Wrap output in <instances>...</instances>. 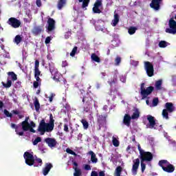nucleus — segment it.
<instances>
[{
	"instance_id": "obj_1",
	"label": "nucleus",
	"mask_w": 176,
	"mask_h": 176,
	"mask_svg": "<svg viewBox=\"0 0 176 176\" xmlns=\"http://www.w3.org/2000/svg\"><path fill=\"white\" fill-rule=\"evenodd\" d=\"M50 123H46L45 120H42L38 126V131L41 135H43L45 133H51L54 129V120H53V116L50 115Z\"/></svg>"
},
{
	"instance_id": "obj_2",
	"label": "nucleus",
	"mask_w": 176,
	"mask_h": 176,
	"mask_svg": "<svg viewBox=\"0 0 176 176\" xmlns=\"http://www.w3.org/2000/svg\"><path fill=\"white\" fill-rule=\"evenodd\" d=\"M25 163L28 166H34V167H38L42 166V160L41 158H36L34 157V153L26 151L23 154Z\"/></svg>"
},
{
	"instance_id": "obj_3",
	"label": "nucleus",
	"mask_w": 176,
	"mask_h": 176,
	"mask_svg": "<svg viewBox=\"0 0 176 176\" xmlns=\"http://www.w3.org/2000/svg\"><path fill=\"white\" fill-rule=\"evenodd\" d=\"M138 149L140 153L142 162H151L153 159V155L151 152H146L141 148V145L138 144Z\"/></svg>"
},
{
	"instance_id": "obj_4",
	"label": "nucleus",
	"mask_w": 176,
	"mask_h": 176,
	"mask_svg": "<svg viewBox=\"0 0 176 176\" xmlns=\"http://www.w3.org/2000/svg\"><path fill=\"white\" fill-rule=\"evenodd\" d=\"M159 166H160L166 173H174V170H175L174 166L168 162L167 160H163L160 161Z\"/></svg>"
},
{
	"instance_id": "obj_5",
	"label": "nucleus",
	"mask_w": 176,
	"mask_h": 176,
	"mask_svg": "<svg viewBox=\"0 0 176 176\" xmlns=\"http://www.w3.org/2000/svg\"><path fill=\"white\" fill-rule=\"evenodd\" d=\"M145 83H142L140 90H141V94L142 96V100L144 98H146L152 91H153V87H148L146 89L144 88Z\"/></svg>"
},
{
	"instance_id": "obj_6",
	"label": "nucleus",
	"mask_w": 176,
	"mask_h": 176,
	"mask_svg": "<svg viewBox=\"0 0 176 176\" xmlns=\"http://www.w3.org/2000/svg\"><path fill=\"white\" fill-rule=\"evenodd\" d=\"M166 109H164L162 111V116H163L164 119H168V112H170V113L173 112L174 111V106L173 105V103L167 102L166 104Z\"/></svg>"
},
{
	"instance_id": "obj_7",
	"label": "nucleus",
	"mask_w": 176,
	"mask_h": 176,
	"mask_svg": "<svg viewBox=\"0 0 176 176\" xmlns=\"http://www.w3.org/2000/svg\"><path fill=\"white\" fill-rule=\"evenodd\" d=\"M166 32L168 34H176V21H174V19L171 18L169 20V28L166 29Z\"/></svg>"
},
{
	"instance_id": "obj_8",
	"label": "nucleus",
	"mask_w": 176,
	"mask_h": 176,
	"mask_svg": "<svg viewBox=\"0 0 176 176\" xmlns=\"http://www.w3.org/2000/svg\"><path fill=\"white\" fill-rule=\"evenodd\" d=\"M147 120L148 123L146 124L147 129H157L156 125V120H155V117L148 115L147 116Z\"/></svg>"
},
{
	"instance_id": "obj_9",
	"label": "nucleus",
	"mask_w": 176,
	"mask_h": 176,
	"mask_svg": "<svg viewBox=\"0 0 176 176\" xmlns=\"http://www.w3.org/2000/svg\"><path fill=\"white\" fill-rule=\"evenodd\" d=\"M30 120V118L27 117L25 120L22 122V129L23 131H28V129L32 127H35V123L34 122H31L30 123L28 122Z\"/></svg>"
},
{
	"instance_id": "obj_10",
	"label": "nucleus",
	"mask_w": 176,
	"mask_h": 176,
	"mask_svg": "<svg viewBox=\"0 0 176 176\" xmlns=\"http://www.w3.org/2000/svg\"><path fill=\"white\" fill-rule=\"evenodd\" d=\"M87 6H89V1H78L76 2L74 9L76 12H78V9H79V8L85 9V8H87Z\"/></svg>"
},
{
	"instance_id": "obj_11",
	"label": "nucleus",
	"mask_w": 176,
	"mask_h": 176,
	"mask_svg": "<svg viewBox=\"0 0 176 176\" xmlns=\"http://www.w3.org/2000/svg\"><path fill=\"white\" fill-rule=\"evenodd\" d=\"M44 142H45L51 149L56 148V146L57 145V140H56L54 138H47L44 140Z\"/></svg>"
},
{
	"instance_id": "obj_12",
	"label": "nucleus",
	"mask_w": 176,
	"mask_h": 176,
	"mask_svg": "<svg viewBox=\"0 0 176 176\" xmlns=\"http://www.w3.org/2000/svg\"><path fill=\"white\" fill-rule=\"evenodd\" d=\"M8 24L11 25L13 28H19L21 25V22L16 18H10L8 21Z\"/></svg>"
},
{
	"instance_id": "obj_13",
	"label": "nucleus",
	"mask_w": 176,
	"mask_h": 176,
	"mask_svg": "<svg viewBox=\"0 0 176 176\" xmlns=\"http://www.w3.org/2000/svg\"><path fill=\"white\" fill-rule=\"evenodd\" d=\"M50 71L53 76V80H56V82H58L60 80V73H58V71L56 68H55L54 66H50Z\"/></svg>"
},
{
	"instance_id": "obj_14",
	"label": "nucleus",
	"mask_w": 176,
	"mask_h": 176,
	"mask_svg": "<svg viewBox=\"0 0 176 176\" xmlns=\"http://www.w3.org/2000/svg\"><path fill=\"white\" fill-rule=\"evenodd\" d=\"M144 68L148 76H153V65L150 62H144Z\"/></svg>"
},
{
	"instance_id": "obj_15",
	"label": "nucleus",
	"mask_w": 176,
	"mask_h": 176,
	"mask_svg": "<svg viewBox=\"0 0 176 176\" xmlns=\"http://www.w3.org/2000/svg\"><path fill=\"white\" fill-rule=\"evenodd\" d=\"M47 23V32H50L56 28V21L54 19L49 18Z\"/></svg>"
},
{
	"instance_id": "obj_16",
	"label": "nucleus",
	"mask_w": 176,
	"mask_h": 176,
	"mask_svg": "<svg viewBox=\"0 0 176 176\" xmlns=\"http://www.w3.org/2000/svg\"><path fill=\"white\" fill-rule=\"evenodd\" d=\"M138 167H140V159L137 158L133 160V164L131 169V173L133 175H137Z\"/></svg>"
},
{
	"instance_id": "obj_17",
	"label": "nucleus",
	"mask_w": 176,
	"mask_h": 176,
	"mask_svg": "<svg viewBox=\"0 0 176 176\" xmlns=\"http://www.w3.org/2000/svg\"><path fill=\"white\" fill-rule=\"evenodd\" d=\"M102 10V3L101 1H98L94 3L93 8L94 13H101V10Z\"/></svg>"
},
{
	"instance_id": "obj_18",
	"label": "nucleus",
	"mask_w": 176,
	"mask_h": 176,
	"mask_svg": "<svg viewBox=\"0 0 176 176\" xmlns=\"http://www.w3.org/2000/svg\"><path fill=\"white\" fill-rule=\"evenodd\" d=\"M52 168H53V165L50 163H46L45 167L43 168V175L45 176L47 175Z\"/></svg>"
},
{
	"instance_id": "obj_19",
	"label": "nucleus",
	"mask_w": 176,
	"mask_h": 176,
	"mask_svg": "<svg viewBox=\"0 0 176 176\" xmlns=\"http://www.w3.org/2000/svg\"><path fill=\"white\" fill-rule=\"evenodd\" d=\"M151 8L154 9V10H159L160 9V1H152L150 4Z\"/></svg>"
},
{
	"instance_id": "obj_20",
	"label": "nucleus",
	"mask_w": 176,
	"mask_h": 176,
	"mask_svg": "<svg viewBox=\"0 0 176 176\" xmlns=\"http://www.w3.org/2000/svg\"><path fill=\"white\" fill-rule=\"evenodd\" d=\"M131 122V116L129 114H125L123 119V123L125 124V126H127L129 127L130 126V123Z\"/></svg>"
},
{
	"instance_id": "obj_21",
	"label": "nucleus",
	"mask_w": 176,
	"mask_h": 176,
	"mask_svg": "<svg viewBox=\"0 0 176 176\" xmlns=\"http://www.w3.org/2000/svg\"><path fill=\"white\" fill-rule=\"evenodd\" d=\"M15 131L18 135H24V130L23 129V122H21V124H19L16 126Z\"/></svg>"
},
{
	"instance_id": "obj_22",
	"label": "nucleus",
	"mask_w": 176,
	"mask_h": 176,
	"mask_svg": "<svg viewBox=\"0 0 176 176\" xmlns=\"http://www.w3.org/2000/svg\"><path fill=\"white\" fill-rule=\"evenodd\" d=\"M131 118L133 120L138 119V118H140V109L137 108L133 109V114Z\"/></svg>"
},
{
	"instance_id": "obj_23",
	"label": "nucleus",
	"mask_w": 176,
	"mask_h": 176,
	"mask_svg": "<svg viewBox=\"0 0 176 176\" xmlns=\"http://www.w3.org/2000/svg\"><path fill=\"white\" fill-rule=\"evenodd\" d=\"M118 23H119V15L118 14H114V18L111 21V25L113 27H116L118 25Z\"/></svg>"
},
{
	"instance_id": "obj_24",
	"label": "nucleus",
	"mask_w": 176,
	"mask_h": 176,
	"mask_svg": "<svg viewBox=\"0 0 176 176\" xmlns=\"http://www.w3.org/2000/svg\"><path fill=\"white\" fill-rule=\"evenodd\" d=\"M12 113H14V115H19V111L17 110H13L12 113H10L8 110H4V115L7 116V118H12Z\"/></svg>"
},
{
	"instance_id": "obj_25",
	"label": "nucleus",
	"mask_w": 176,
	"mask_h": 176,
	"mask_svg": "<svg viewBox=\"0 0 176 176\" xmlns=\"http://www.w3.org/2000/svg\"><path fill=\"white\" fill-rule=\"evenodd\" d=\"M96 31H102V32H105L107 31V29H105V28L104 27L103 23L96 25Z\"/></svg>"
},
{
	"instance_id": "obj_26",
	"label": "nucleus",
	"mask_w": 176,
	"mask_h": 176,
	"mask_svg": "<svg viewBox=\"0 0 176 176\" xmlns=\"http://www.w3.org/2000/svg\"><path fill=\"white\" fill-rule=\"evenodd\" d=\"M88 153L91 156V162H92V163H97V162H98V160L96 157V155H95L94 152L91 151Z\"/></svg>"
},
{
	"instance_id": "obj_27",
	"label": "nucleus",
	"mask_w": 176,
	"mask_h": 176,
	"mask_svg": "<svg viewBox=\"0 0 176 176\" xmlns=\"http://www.w3.org/2000/svg\"><path fill=\"white\" fill-rule=\"evenodd\" d=\"M112 144H113V146H116V148H118V146H119V145H120L119 138H118L116 136H113L112 137Z\"/></svg>"
},
{
	"instance_id": "obj_28",
	"label": "nucleus",
	"mask_w": 176,
	"mask_h": 176,
	"mask_svg": "<svg viewBox=\"0 0 176 176\" xmlns=\"http://www.w3.org/2000/svg\"><path fill=\"white\" fill-rule=\"evenodd\" d=\"M65 6H67V1H59L58 2V9L59 10H61V9H63V8H65Z\"/></svg>"
},
{
	"instance_id": "obj_29",
	"label": "nucleus",
	"mask_w": 176,
	"mask_h": 176,
	"mask_svg": "<svg viewBox=\"0 0 176 176\" xmlns=\"http://www.w3.org/2000/svg\"><path fill=\"white\" fill-rule=\"evenodd\" d=\"M8 79H9L10 80V79H12V80L14 81V80H17V76L16 75V74H14V72H8Z\"/></svg>"
},
{
	"instance_id": "obj_30",
	"label": "nucleus",
	"mask_w": 176,
	"mask_h": 176,
	"mask_svg": "<svg viewBox=\"0 0 176 176\" xmlns=\"http://www.w3.org/2000/svg\"><path fill=\"white\" fill-rule=\"evenodd\" d=\"M32 32L34 35H38V34L42 32V28H41V26L34 27L32 30Z\"/></svg>"
},
{
	"instance_id": "obj_31",
	"label": "nucleus",
	"mask_w": 176,
	"mask_h": 176,
	"mask_svg": "<svg viewBox=\"0 0 176 176\" xmlns=\"http://www.w3.org/2000/svg\"><path fill=\"white\" fill-rule=\"evenodd\" d=\"M162 85H163V80H158L155 82V89L157 90H162Z\"/></svg>"
},
{
	"instance_id": "obj_32",
	"label": "nucleus",
	"mask_w": 176,
	"mask_h": 176,
	"mask_svg": "<svg viewBox=\"0 0 176 176\" xmlns=\"http://www.w3.org/2000/svg\"><path fill=\"white\" fill-rule=\"evenodd\" d=\"M110 96L112 100H115L117 96H119V92L116 89L111 90L110 92Z\"/></svg>"
},
{
	"instance_id": "obj_33",
	"label": "nucleus",
	"mask_w": 176,
	"mask_h": 176,
	"mask_svg": "<svg viewBox=\"0 0 176 176\" xmlns=\"http://www.w3.org/2000/svg\"><path fill=\"white\" fill-rule=\"evenodd\" d=\"M91 58L92 61H95V63H100V57H98V56H97V54H92L91 56Z\"/></svg>"
},
{
	"instance_id": "obj_34",
	"label": "nucleus",
	"mask_w": 176,
	"mask_h": 176,
	"mask_svg": "<svg viewBox=\"0 0 176 176\" xmlns=\"http://www.w3.org/2000/svg\"><path fill=\"white\" fill-rule=\"evenodd\" d=\"M40 75H41V71H39V69H34V76L37 82H39V80H41V78H39Z\"/></svg>"
},
{
	"instance_id": "obj_35",
	"label": "nucleus",
	"mask_w": 176,
	"mask_h": 176,
	"mask_svg": "<svg viewBox=\"0 0 176 176\" xmlns=\"http://www.w3.org/2000/svg\"><path fill=\"white\" fill-rule=\"evenodd\" d=\"M170 45V43H167L166 41H162L159 43V45L158 46L160 47H162V48H165V47H167V46H169Z\"/></svg>"
},
{
	"instance_id": "obj_36",
	"label": "nucleus",
	"mask_w": 176,
	"mask_h": 176,
	"mask_svg": "<svg viewBox=\"0 0 176 176\" xmlns=\"http://www.w3.org/2000/svg\"><path fill=\"white\" fill-rule=\"evenodd\" d=\"M122 174V166H118L114 173V176H120Z\"/></svg>"
},
{
	"instance_id": "obj_37",
	"label": "nucleus",
	"mask_w": 176,
	"mask_h": 176,
	"mask_svg": "<svg viewBox=\"0 0 176 176\" xmlns=\"http://www.w3.org/2000/svg\"><path fill=\"white\" fill-rule=\"evenodd\" d=\"M81 123L83 126L84 130H87L89 129V122L85 119L81 120Z\"/></svg>"
},
{
	"instance_id": "obj_38",
	"label": "nucleus",
	"mask_w": 176,
	"mask_h": 176,
	"mask_svg": "<svg viewBox=\"0 0 176 176\" xmlns=\"http://www.w3.org/2000/svg\"><path fill=\"white\" fill-rule=\"evenodd\" d=\"M74 176H82V170L78 168H74Z\"/></svg>"
},
{
	"instance_id": "obj_39",
	"label": "nucleus",
	"mask_w": 176,
	"mask_h": 176,
	"mask_svg": "<svg viewBox=\"0 0 176 176\" xmlns=\"http://www.w3.org/2000/svg\"><path fill=\"white\" fill-rule=\"evenodd\" d=\"M21 41H23V37H21V36H20V35H16V36H15L14 43H15L16 45H19V43H20V42H21Z\"/></svg>"
},
{
	"instance_id": "obj_40",
	"label": "nucleus",
	"mask_w": 176,
	"mask_h": 176,
	"mask_svg": "<svg viewBox=\"0 0 176 176\" xmlns=\"http://www.w3.org/2000/svg\"><path fill=\"white\" fill-rule=\"evenodd\" d=\"M135 31H137L136 28L131 27L129 28L128 32L129 35H134V34H135Z\"/></svg>"
},
{
	"instance_id": "obj_41",
	"label": "nucleus",
	"mask_w": 176,
	"mask_h": 176,
	"mask_svg": "<svg viewBox=\"0 0 176 176\" xmlns=\"http://www.w3.org/2000/svg\"><path fill=\"white\" fill-rule=\"evenodd\" d=\"M2 85L4 87L9 88L12 86V80H9V78H8L7 82H2Z\"/></svg>"
},
{
	"instance_id": "obj_42",
	"label": "nucleus",
	"mask_w": 176,
	"mask_h": 176,
	"mask_svg": "<svg viewBox=\"0 0 176 176\" xmlns=\"http://www.w3.org/2000/svg\"><path fill=\"white\" fill-rule=\"evenodd\" d=\"M118 82V76H114V79L109 81L108 83L110 86H114L115 83Z\"/></svg>"
},
{
	"instance_id": "obj_43",
	"label": "nucleus",
	"mask_w": 176,
	"mask_h": 176,
	"mask_svg": "<svg viewBox=\"0 0 176 176\" xmlns=\"http://www.w3.org/2000/svg\"><path fill=\"white\" fill-rule=\"evenodd\" d=\"M75 54H78V47H74L70 53L71 57H74Z\"/></svg>"
},
{
	"instance_id": "obj_44",
	"label": "nucleus",
	"mask_w": 176,
	"mask_h": 176,
	"mask_svg": "<svg viewBox=\"0 0 176 176\" xmlns=\"http://www.w3.org/2000/svg\"><path fill=\"white\" fill-rule=\"evenodd\" d=\"M34 107L36 111L38 112V111H39V109L41 108V104H39V101H38V100H36L34 101Z\"/></svg>"
},
{
	"instance_id": "obj_45",
	"label": "nucleus",
	"mask_w": 176,
	"mask_h": 176,
	"mask_svg": "<svg viewBox=\"0 0 176 176\" xmlns=\"http://www.w3.org/2000/svg\"><path fill=\"white\" fill-rule=\"evenodd\" d=\"M42 141V138L41 137H37L34 141H33V145H38L39 142Z\"/></svg>"
},
{
	"instance_id": "obj_46",
	"label": "nucleus",
	"mask_w": 176,
	"mask_h": 176,
	"mask_svg": "<svg viewBox=\"0 0 176 176\" xmlns=\"http://www.w3.org/2000/svg\"><path fill=\"white\" fill-rule=\"evenodd\" d=\"M157 104H159V99L155 98L153 100V105H150V107H157Z\"/></svg>"
},
{
	"instance_id": "obj_47",
	"label": "nucleus",
	"mask_w": 176,
	"mask_h": 176,
	"mask_svg": "<svg viewBox=\"0 0 176 176\" xmlns=\"http://www.w3.org/2000/svg\"><path fill=\"white\" fill-rule=\"evenodd\" d=\"M98 121L99 122V123H102V122H105V116H98Z\"/></svg>"
},
{
	"instance_id": "obj_48",
	"label": "nucleus",
	"mask_w": 176,
	"mask_h": 176,
	"mask_svg": "<svg viewBox=\"0 0 176 176\" xmlns=\"http://www.w3.org/2000/svg\"><path fill=\"white\" fill-rule=\"evenodd\" d=\"M121 61H122V59L120 58V57L117 56V58L115 60L114 65L116 66L120 65Z\"/></svg>"
},
{
	"instance_id": "obj_49",
	"label": "nucleus",
	"mask_w": 176,
	"mask_h": 176,
	"mask_svg": "<svg viewBox=\"0 0 176 176\" xmlns=\"http://www.w3.org/2000/svg\"><path fill=\"white\" fill-rule=\"evenodd\" d=\"M126 75H120V80L122 83H126Z\"/></svg>"
},
{
	"instance_id": "obj_50",
	"label": "nucleus",
	"mask_w": 176,
	"mask_h": 176,
	"mask_svg": "<svg viewBox=\"0 0 176 176\" xmlns=\"http://www.w3.org/2000/svg\"><path fill=\"white\" fill-rule=\"evenodd\" d=\"M66 152H67V153H69L70 155L76 156V153L74 152V151L71 150V148H67Z\"/></svg>"
},
{
	"instance_id": "obj_51",
	"label": "nucleus",
	"mask_w": 176,
	"mask_h": 176,
	"mask_svg": "<svg viewBox=\"0 0 176 176\" xmlns=\"http://www.w3.org/2000/svg\"><path fill=\"white\" fill-rule=\"evenodd\" d=\"M56 94L51 93L50 96L48 97L50 102H52L53 101V98H54Z\"/></svg>"
},
{
	"instance_id": "obj_52",
	"label": "nucleus",
	"mask_w": 176,
	"mask_h": 176,
	"mask_svg": "<svg viewBox=\"0 0 176 176\" xmlns=\"http://www.w3.org/2000/svg\"><path fill=\"white\" fill-rule=\"evenodd\" d=\"M141 168H142V173H144V171H145L146 165L145 164H144V162H142V160H141Z\"/></svg>"
},
{
	"instance_id": "obj_53",
	"label": "nucleus",
	"mask_w": 176,
	"mask_h": 176,
	"mask_svg": "<svg viewBox=\"0 0 176 176\" xmlns=\"http://www.w3.org/2000/svg\"><path fill=\"white\" fill-rule=\"evenodd\" d=\"M71 36V31L65 33V38L68 39Z\"/></svg>"
},
{
	"instance_id": "obj_54",
	"label": "nucleus",
	"mask_w": 176,
	"mask_h": 176,
	"mask_svg": "<svg viewBox=\"0 0 176 176\" xmlns=\"http://www.w3.org/2000/svg\"><path fill=\"white\" fill-rule=\"evenodd\" d=\"M29 19H25V21H26V23H30L31 21V19H32V16L30 14H28Z\"/></svg>"
},
{
	"instance_id": "obj_55",
	"label": "nucleus",
	"mask_w": 176,
	"mask_h": 176,
	"mask_svg": "<svg viewBox=\"0 0 176 176\" xmlns=\"http://www.w3.org/2000/svg\"><path fill=\"white\" fill-rule=\"evenodd\" d=\"M50 41H52V37L48 36L45 38V44L47 45L48 43H50Z\"/></svg>"
},
{
	"instance_id": "obj_56",
	"label": "nucleus",
	"mask_w": 176,
	"mask_h": 176,
	"mask_svg": "<svg viewBox=\"0 0 176 176\" xmlns=\"http://www.w3.org/2000/svg\"><path fill=\"white\" fill-rule=\"evenodd\" d=\"M91 100V98L84 97L82 98V102H89V100Z\"/></svg>"
},
{
	"instance_id": "obj_57",
	"label": "nucleus",
	"mask_w": 176,
	"mask_h": 176,
	"mask_svg": "<svg viewBox=\"0 0 176 176\" xmlns=\"http://www.w3.org/2000/svg\"><path fill=\"white\" fill-rule=\"evenodd\" d=\"M84 168H85V170H91V167L89 164L84 165Z\"/></svg>"
},
{
	"instance_id": "obj_58",
	"label": "nucleus",
	"mask_w": 176,
	"mask_h": 176,
	"mask_svg": "<svg viewBox=\"0 0 176 176\" xmlns=\"http://www.w3.org/2000/svg\"><path fill=\"white\" fill-rule=\"evenodd\" d=\"M62 67H68V62H67V60H63L62 62Z\"/></svg>"
},
{
	"instance_id": "obj_59",
	"label": "nucleus",
	"mask_w": 176,
	"mask_h": 176,
	"mask_svg": "<svg viewBox=\"0 0 176 176\" xmlns=\"http://www.w3.org/2000/svg\"><path fill=\"white\" fill-rule=\"evenodd\" d=\"M33 85H34V87L35 89H36L38 87V86H39V81L36 80V81L34 82Z\"/></svg>"
},
{
	"instance_id": "obj_60",
	"label": "nucleus",
	"mask_w": 176,
	"mask_h": 176,
	"mask_svg": "<svg viewBox=\"0 0 176 176\" xmlns=\"http://www.w3.org/2000/svg\"><path fill=\"white\" fill-rule=\"evenodd\" d=\"M35 69H39V61L38 60H36L35 61V66H34Z\"/></svg>"
},
{
	"instance_id": "obj_61",
	"label": "nucleus",
	"mask_w": 176,
	"mask_h": 176,
	"mask_svg": "<svg viewBox=\"0 0 176 176\" xmlns=\"http://www.w3.org/2000/svg\"><path fill=\"white\" fill-rule=\"evenodd\" d=\"M36 3L38 8H41L42 6V2L41 1H36Z\"/></svg>"
},
{
	"instance_id": "obj_62",
	"label": "nucleus",
	"mask_w": 176,
	"mask_h": 176,
	"mask_svg": "<svg viewBox=\"0 0 176 176\" xmlns=\"http://www.w3.org/2000/svg\"><path fill=\"white\" fill-rule=\"evenodd\" d=\"M131 64L132 65H134V67H137V65H138V62L135 60H132Z\"/></svg>"
},
{
	"instance_id": "obj_63",
	"label": "nucleus",
	"mask_w": 176,
	"mask_h": 176,
	"mask_svg": "<svg viewBox=\"0 0 176 176\" xmlns=\"http://www.w3.org/2000/svg\"><path fill=\"white\" fill-rule=\"evenodd\" d=\"M91 176H98V173L94 170L91 172Z\"/></svg>"
},
{
	"instance_id": "obj_64",
	"label": "nucleus",
	"mask_w": 176,
	"mask_h": 176,
	"mask_svg": "<svg viewBox=\"0 0 176 176\" xmlns=\"http://www.w3.org/2000/svg\"><path fill=\"white\" fill-rule=\"evenodd\" d=\"M64 131H66V133H68V125L64 124Z\"/></svg>"
}]
</instances>
